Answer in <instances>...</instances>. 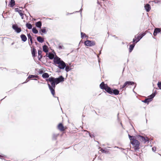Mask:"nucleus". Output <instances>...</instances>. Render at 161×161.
Instances as JSON below:
<instances>
[{
    "mask_svg": "<svg viewBox=\"0 0 161 161\" xmlns=\"http://www.w3.org/2000/svg\"><path fill=\"white\" fill-rule=\"evenodd\" d=\"M19 14L21 16H22L23 15V14L21 12H19Z\"/></svg>",
    "mask_w": 161,
    "mask_h": 161,
    "instance_id": "a19ab883",
    "label": "nucleus"
},
{
    "mask_svg": "<svg viewBox=\"0 0 161 161\" xmlns=\"http://www.w3.org/2000/svg\"><path fill=\"white\" fill-rule=\"evenodd\" d=\"M89 135H90V136L91 137V135H90V133H89Z\"/></svg>",
    "mask_w": 161,
    "mask_h": 161,
    "instance_id": "de8ad7c7",
    "label": "nucleus"
},
{
    "mask_svg": "<svg viewBox=\"0 0 161 161\" xmlns=\"http://www.w3.org/2000/svg\"><path fill=\"white\" fill-rule=\"evenodd\" d=\"M69 14L68 13H67L66 14L67 15H68Z\"/></svg>",
    "mask_w": 161,
    "mask_h": 161,
    "instance_id": "49530a36",
    "label": "nucleus"
},
{
    "mask_svg": "<svg viewBox=\"0 0 161 161\" xmlns=\"http://www.w3.org/2000/svg\"><path fill=\"white\" fill-rule=\"evenodd\" d=\"M156 147H152V150L153 152H155V151L156 150Z\"/></svg>",
    "mask_w": 161,
    "mask_h": 161,
    "instance_id": "4c0bfd02",
    "label": "nucleus"
},
{
    "mask_svg": "<svg viewBox=\"0 0 161 161\" xmlns=\"http://www.w3.org/2000/svg\"><path fill=\"white\" fill-rule=\"evenodd\" d=\"M48 57L50 59H52L53 58L54 59V58L55 57L53 54L50 53H49L48 55Z\"/></svg>",
    "mask_w": 161,
    "mask_h": 161,
    "instance_id": "2eb2a0df",
    "label": "nucleus"
},
{
    "mask_svg": "<svg viewBox=\"0 0 161 161\" xmlns=\"http://www.w3.org/2000/svg\"><path fill=\"white\" fill-rule=\"evenodd\" d=\"M156 94H157V92H156V91H155L151 95L148 96L147 97V100L148 99L149 100H148V101L149 102L153 100V98L156 95Z\"/></svg>",
    "mask_w": 161,
    "mask_h": 161,
    "instance_id": "0eeeda50",
    "label": "nucleus"
},
{
    "mask_svg": "<svg viewBox=\"0 0 161 161\" xmlns=\"http://www.w3.org/2000/svg\"><path fill=\"white\" fill-rule=\"evenodd\" d=\"M42 53V51L41 50L38 51V58H42V56L41 55Z\"/></svg>",
    "mask_w": 161,
    "mask_h": 161,
    "instance_id": "5701e85b",
    "label": "nucleus"
},
{
    "mask_svg": "<svg viewBox=\"0 0 161 161\" xmlns=\"http://www.w3.org/2000/svg\"><path fill=\"white\" fill-rule=\"evenodd\" d=\"M138 138H139L140 140H141L142 141H144V140H145V138L143 137V136H138Z\"/></svg>",
    "mask_w": 161,
    "mask_h": 161,
    "instance_id": "bb28decb",
    "label": "nucleus"
},
{
    "mask_svg": "<svg viewBox=\"0 0 161 161\" xmlns=\"http://www.w3.org/2000/svg\"><path fill=\"white\" fill-rule=\"evenodd\" d=\"M140 35L142 37L143 36H144L145 35V33H142V34H140Z\"/></svg>",
    "mask_w": 161,
    "mask_h": 161,
    "instance_id": "ea45409f",
    "label": "nucleus"
},
{
    "mask_svg": "<svg viewBox=\"0 0 161 161\" xmlns=\"http://www.w3.org/2000/svg\"><path fill=\"white\" fill-rule=\"evenodd\" d=\"M135 46V44H133L132 45H131L130 46L129 48V52H131L133 50L134 46Z\"/></svg>",
    "mask_w": 161,
    "mask_h": 161,
    "instance_id": "6ab92c4d",
    "label": "nucleus"
},
{
    "mask_svg": "<svg viewBox=\"0 0 161 161\" xmlns=\"http://www.w3.org/2000/svg\"><path fill=\"white\" fill-rule=\"evenodd\" d=\"M158 87L161 89V82H158Z\"/></svg>",
    "mask_w": 161,
    "mask_h": 161,
    "instance_id": "473e14b6",
    "label": "nucleus"
},
{
    "mask_svg": "<svg viewBox=\"0 0 161 161\" xmlns=\"http://www.w3.org/2000/svg\"><path fill=\"white\" fill-rule=\"evenodd\" d=\"M43 51L45 53L48 52L47 47L46 45H44L43 47Z\"/></svg>",
    "mask_w": 161,
    "mask_h": 161,
    "instance_id": "a211bd4d",
    "label": "nucleus"
},
{
    "mask_svg": "<svg viewBox=\"0 0 161 161\" xmlns=\"http://www.w3.org/2000/svg\"><path fill=\"white\" fill-rule=\"evenodd\" d=\"M142 37L140 35H136L135 36V38L133 39V41L135 43H137L142 38Z\"/></svg>",
    "mask_w": 161,
    "mask_h": 161,
    "instance_id": "6e6552de",
    "label": "nucleus"
},
{
    "mask_svg": "<svg viewBox=\"0 0 161 161\" xmlns=\"http://www.w3.org/2000/svg\"><path fill=\"white\" fill-rule=\"evenodd\" d=\"M21 18L22 19H23V16H21Z\"/></svg>",
    "mask_w": 161,
    "mask_h": 161,
    "instance_id": "a18cd8bd",
    "label": "nucleus"
},
{
    "mask_svg": "<svg viewBox=\"0 0 161 161\" xmlns=\"http://www.w3.org/2000/svg\"><path fill=\"white\" fill-rule=\"evenodd\" d=\"M104 93H106V92L105 91H104Z\"/></svg>",
    "mask_w": 161,
    "mask_h": 161,
    "instance_id": "3c124183",
    "label": "nucleus"
},
{
    "mask_svg": "<svg viewBox=\"0 0 161 161\" xmlns=\"http://www.w3.org/2000/svg\"><path fill=\"white\" fill-rule=\"evenodd\" d=\"M41 31L42 33H46V30L45 29H41Z\"/></svg>",
    "mask_w": 161,
    "mask_h": 161,
    "instance_id": "f704fd0d",
    "label": "nucleus"
},
{
    "mask_svg": "<svg viewBox=\"0 0 161 161\" xmlns=\"http://www.w3.org/2000/svg\"><path fill=\"white\" fill-rule=\"evenodd\" d=\"M57 99H58V97H57Z\"/></svg>",
    "mask_w": 161,
    "mask_h": 161,
    "instance_id": "8fccbe9b",
    "label": "nucleus"
},
{
    "mask_svg": "<svg viewBox=\"0 0 161 161\" xmlns=\"http://www.w3.org/2000/svg\"><path fill=\"white\" fill-rule=\"evenodd\" d=\"M28 39L32 42V37L30 34L28 35Z\"/></svg>",
    "mask_w": 161,
    "mask_h": 161,
    "instance_id": "2f4dec72",
    "label": "nucleus"
},
{
    "mask_svg": "<svg viewBox=\"0 0 161 161\" xmlns=\"http://www.w3.org/2000/svg\"><path fill=\"white\" fill-rule=\"evenodd\" d=\"M153 2H154V3H157L159 2V1L158 0H156V1H153Z\"/></svg>",
    "mask_w": 161,
    "mask_h": 161,
    "instance_id": "79ce46f5",
    "label": "nucleus"
},
{
    "mask_svg": "<svg viewBox=\"0 0 161 161\" xmlns=\"http://www.w3.org/2000/svg\"><path fill=\"white\" fill-rule=\"evenodd\" d=\"M65 68V70L67 72L69 71L70 70V67L69 66H66Z\"/></svg>",
    "mask_w": 161,
    "mask_h": 161,
    "instance_id": "cd10ccee",
    "label": "nucleus"
},
{
    "mask_svg": "<svg viewBox=\"0 0 161 161\" xmlns=\"http://www.w3.org/2000/svg\"><path fill=\"white\" fill-rule=\"evenodd\" d=\"M32 32L35 34H37L38 32V31L35 28H33L32 30Z\"/></svg>",
    "mask_w": 161,
    "mask_h": 161,
    "instance_id": "393cba45",
    "label": "nucleus"
},
{
    "mask_svg": "<svg viewBox=\"0 0 161 161\" xmlns=\"http://www.w3.org/2000/svg\"><path fill=\"white\" fill-rule=\"evenodd\" d=\"M81 37L82 38H83L85 37L86 36V34L85 33H84L83 32H81Z\"/></svg>",
    "mask_w": 161,
    "mask_h": 161,
    "instance_id": "7c9ffc66",
    "label": "nucleus"
},
{
    "mask_svg": "<svg viewBox=\"0 0 161 161\" xmlns=\"http://www.w3.org/2000/svg\"><path fill=\"white\" fill-rule=\"evenodd\" d=\"M113 91H118L117 90V89H115V90H113Z\"/></svg>",
    "mask_w": 161,
    "mask_h": 161,
    "instance_id": "c03bdc74",
    "label": "nucleus"
},
{
    "mask_svg": "<svg viewBox=\"0 0 161 161\" xmlns=\"http://www.w3.org/2000/svg\"><path fill=\"white\" fill-rule=\"evenodd\" d=\"M36 77H37V76H35V75H30L28 76V78L29 79H31V78H36Z\"/></svg>",
    "mask_w": 161,
    "mask_h": 161,
    "instance_id": "c85d7f7f",
    "label": "nucleus"
},
{
    "mask_svg": "<svg viewBox=\"0 0 161 161\" xmlns=\"http://www.w3.org/2000/svg\"><path fill=\"white\" fill-rule=\"evenodd\" d=\"M26 27L29 29H31L32 28V25L30 23H26Z\"/></svg>",
    "mask_w": 161,
    "mask_h": 161,
    "instance_id": "aec40b11",
    "label": "nucleus"
},
{
    "mask_svg": "<svg viewBox=\"0 0 161 161\" xmlns=\"http://www.w3.org/2000/svg\"><path fill=\"white\" fill-rule=\"evenodd\" d=\"M145 9L146 10L147 12H149L150 10L151 9V7H150V6L148 4H147L145 6H144Z\"/></svg>",
    "mask_w": 161,
    "mask_h": 161,
    "instance_id": "ddd939ff",
    "label": "nucleus"
},
{
    "mask_svg": "<svg viewBox=\"0 0 161 161\" xmlns=\"http://www.w3.org/2000/svg\"><path fill=\"white\" fill-rule=\"evenodd\" d=\"M85 44L87 46L91 47L94 46L95 43L93 41L87 40L85 42Z\"/></svg>",
    "mask_w": 161,
    "mask_h": 161,
    "instance_id": "39448f33",
    "label": "nucleus"
},
{
    "mask_svg": "<svg viewBox=\"0 0 161 161\" xmlns=\"http://www.w3.org/2000/svg\"><path fill=\"white\" fill-rule=\"evenodd\" d=\"M54 64L61 69H64L66 67L65 63L60 58L56 56L53 59Z\"/></svg>",
    "mask_w": 161,
    "mask_h": 161,
    "instance_id": "f03ea898",
    "label": "nucleus"
},
{
    "mask_svg": "<svg viewBox=\"0 0 161 161\" xmlns=\"http://www.w3.org/2000/svg\"><path fill=\"white\" fill-rule=\"evenodd\" d=\"M134 83L131 81H126L124 85L121 87V88H123L125 87H127L130 85H134Z\"/></svg>",
    "mask_w": 161,
    "mask_h": 161,
    "instance_id": "1a4fd4ad",
    "label": "nucleus"
},
{
    "mask_svg": "<svg viewBox=\"0 0 161 161\" xmlns=\"http://www.w3.org/2000/svg\"><path fill=\"white\" fill-rule=\"evenodd\" d=\"M36 26L40 28H41V27L42 26V23L41 21H38L36 23Z\"/></svg>",
    "mask_w": 161,
    "mask_h": 161,
    "instance_id": "f3484780",
    "label": "nucleus"
},
{
    "mask_svg": "<svg viewBox=\"0 0 161 161\" xmlns=\"http://www.w3.org/2000/svg\"><path fill=\"white\" fill-rule=\"evenodd\" d=\"M101 150L102 153H106L107 152H108L107 151H106L105 150L103 149H102Z\"/></svg>",
    "mask_w": 161,
    "mask_h": 161,
    "instance_id": "c9c22d12",
    "label": "nucleus"
},
{
    "mask_svg": "<svg viewBox=\"0 0 161 161\" xmlns=\"http://www.w3.org/2000/svg\"><path fill=\"white\" fill-rule=\"evenodd\" d=\"M12 28L17 33L20 32L21 31V28H19L16 24L13 25Z\"/></svg>",
    "mask_w": 161,
    "mask_h": 161,
    "instance_id": "423d86ee",
    "label": "nucleus"
},
{
    "mask_svg": "<svg viewBox=\"0 0 161 161\" xmlns=\"http://www.w3.org/2000/svg\"><path fill=\"white\" fill-rule=\"evenodd\" d=\"M100 86L101 88L103 90H105V91H111L110 88L103 82L100 84Z\"/></svg>",
    "mask_w": 161,
    "mask_h": 161,
    "instance_id": "20e7f679",
    "label": "nucleus"
},
{
    "mask_svg": "<svg viewBox=\"0 0 161 161\" xmlns=\"http://www.w3.org/2000/svg\"><path fill=\"white\" fill-rule=\"evenodd\" d=\"M149 140V139L148 138L146 137V138H145V140H144V142H146L148 141Z\"/></svg>",
    "mask_w": 161,
    "mask_h": 161,
    "instance_id": "e433bc0d",
    "label": "nucleus"
},
{
    "mask_svg": "<svg viewBox=\"0 0 161 161\" xmlns=\"http://www.w3.org/2000/svg\"><path fill=\"white\" fill-rule=\"evenodd\" d=\"M58 48L59 49H63L64 48V47L63 45H59L58 46Z\"/></svg>",
    "mask_w": 161,
    "mask_h": 161,
    "instance_id": "72a5a7b5",
    "label": "nucleus"
},
{
    "mask_svg": "<svg viewBox=\"0 0 161 161\" xmlns=\"http://www.w3.org/2000/svg\"><path fill=\"white\" fill-rule=\"evenodd\" d=\"M148 100H147V99L146 98L145 100L142 101V102L144 103H147V104H148L149 102L148 101Z\"/></svg>",
    "mask_w": 161,
    "mask_h": 161,
    "instance_id": "c756f323",
    "label": "nucleus"
},
{
    "mask_svg": "<svg viewBox=\"0 0 161 161\" xmlns=\"http://www.w3.org/2000/svg\"><path fill=\"white\" fill-rule=\"evenodd\" d=\"M10 5L11 7L14 6L15 5V1L14 0H11L10 2Z\"/></svg>",
    "mask_w": 161,
    "mask_h": 161,
    "instance_id": "4be33fe9",
    "label": "nucleus"
},
{
    "mask_svg": "<svg viewBox=\"0 0 161 161\" xmlns=\"http://www.w3.org/2000/svg\"><path fill=\"white\" fill-rule=\"evenodd\" d=\"M132 145L134 146L135 150H137L139 149L140 142L137 140H134L130 141Z\"/></svg>",
    "mask_w": 161,
    "mask_h": 161,
    "instance_id": "7ed1b4c3",
    "label": "nucleus"
},
{
    "mask_svg": "<svg viewBox=\"0 0 161 161\" xmlns=\"http://www.w3.org/2000/svg\"><path fill=\"white\" fill-rule=\"evenodd\" d=\"M18 12L19 13V12H21V11L19 10L18 11Z\"/></svg>",
    "mask_w": 161,
    "mask_h": 161,
    "instance_id": "37998d69",
    "label": "nucleus"
},
{
    "mask_svg": "<svg viewBox=\"0 0 161 161\" xmlns=\"http://www.w3.org/2000/svg\"><path fill=\"white\" fill-rule=\"evenodd\" d=\"M58 129L61 131H64V126L61 123H60L58 126Z\"/></svg>",
    "mask_w": 161,
    "mask_h": 161,
    "instance_id": "f8f14e48",
    "label": "nucleus"
},
{
    "mask_svg": "<svg viewBox=\"0 0 161 161\" xmlns=\"http://www.w3.org/2000/svg\"><path fill=\"white\" fill-rule=\"evenodd\" d=\"M64 78L62 76L58 78L51 77L48 79V85L50 91H54L55 85L64 81Z\"/></svg>",
    "mask_w": 161,
    "mask_h": 161,
    "instance_id": "f257e3e1",
    "label": "nucleus"
},
{
    "mask_svg": "<svg viewBox=\"0 0 161 161\" xmlns=\"http://www.w3.org/2000/svg\"><path fill=\"white\" fill-rule=\"evenodd\" d=\"M20 37L22 41L24 42H25L27 40V38L25 35L22 34L20 36Z\"/></svg>",
    "mask_w": 161,
    "mask_h": 161,
    "instance_id": "4468645a",
    "label": "nucleus"
},
{
    "mask_svg": "<svg viewBox=\"0 0 161 161\" xmlns=\"http://www.w3.org/2000/svg\"><path fill=\"white\" fill-rule=\"evenodd\" d=\"M37 41L39 42H41V43H42L44 41L43 38L41 36L37 37Z\"/></svg>",
    "mask_w": 161,
    "mask_h": 161,
    "instance_id": "dca6fc26",
    "label": "nucleus"
},
{
    "mask_svg": "<svg viewBox=\"0 0 161 161\" xmlns=\"http://www.w3.org/2000/svg\"><path fill=\"white\" fill-rule=\"evenodd\" d=\"M42 76L44 78H47L48 77L49 75L47 73H44L42 75Z\"/></svg>",
    "mask_w": 161,
    "mask_h": 161,
    "instance_id": "b1692460",
    "label": "nucleus"
},
{
    "mask_svg": "<svg viewBox=\"0 0 161 161\" xmlns=\"http://www.w3.org/2000/svg\"><path fill=\"white\" fill-rule=\"evenodd\" d=\"M128 136H129V138L130 140V141H133L134 140H136L135 138V136H131L129 134L128 135Z\"/></svg>",
    "mask_w": 161,
    "mask_h": 161,
    "instance_id": "412c9836",
    "label": "nucleus"
},
{
    "mask_svg": "<svg viewBox=\"0 0 161 161\" xmlns=\"http://www.w3.org/2000/svg\"><path fill=\"white\" fill-rule=\"evenodd\" d=\"M3 156L0 155V157H2Z\"/></svg>",
    "mask_w": 161,
    "mask_h": 161,
    "instance_id": "09e8293b",
    "label": "nucleus"
},
{
    "mask_svg": "<svg viewBox=\"0 0 161 161\" xmlns=\"http://www.w3.org/2000/svg\"><path fill=\"white\" fill-rule=\"evenodd\" d=\"M161 31V29L160 28H156L155 29L154 33L153 35L154 36H156L157 35V34L158 33H159Z\"/></svg>",
    "mask_w": 161,
    "mask_h": 161,
    "instance_id": "9b49d317",
    "label": "nucleus"
},
{
    "mask_svg": "<svg viewBox=\"0 0 161 161\" xmlns=\"http://www.w3.org/2000/svg\"><path fill=\"white\" fill-rule=\"evenodd\" d=\"M36 51V49L34 48H33L32 51V54L33 57H35V54Z\"/></svg>",
    "mask_w": 161,
    "mask_h": 161,
    "instance_id": "a878e982",
    "label": "nucleus"
},
{
    "mask_svg": "<svg viewBox=\"0 0 161 161\" xmlns=\"http://www.w3.org/2000/svg\"><path fill=\"white\" fill-rule=\"evenodd\" d=\"M51 93L52 94V95L53 96V97H55L54 96V95L55 94V91H51Z\"/></svg>",
    "mask_w": 161,
    "mask_h": 161,
    "instance_id": "58836bf2",
    "label": "nucleus"
},
{
    "mask_svg": "<svg viewBox=\"0 0 161 161\" xmlns=\"http://www.w3.org/2000/svg\"><path fill=\"white\" fill-rule=\"evenodd\" d=\"M109 94L112 95H117L119 93V91H106Z\"/></svg>",
    "mask_w": 161,
    "mask_h": 161,
    "instance_id": "9d476101",
    "label": "nucleus"
}]
</instances>
